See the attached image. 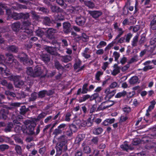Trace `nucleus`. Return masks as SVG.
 I'll list each match as a JSON object with an SVG mask.
<instances>
[{"instance_id": "nucleus-37", "label": "nucleus", "mask_w": 156, "mask_h": 156, "mask_svg": "<svg viewBox=\"0 0 156 156\" xmlns=\"http://www.w3.org/2000/svg\"><path fill=\"white\" fill-rule=\"evenodd\" d=\"M82 64V62L80 59H78L74 64L73 67L74 70H76L79 68Z\"/></svg>"}, {"instance_id": "nucleus-29", "label": "nucleus", "mask_w": 156, "mask_h": 156, "mask_svg": "<svg viewBox=\"0 0 156 156\" xmlns=\"http://www.w3.org/2000/svg\"><path fill=\"white\" fill-rule=\"evenodd\" d=\"M103 129L101 127L95 128L93 130L94 134L96 135H98L101 134L103 131Z\"/></svg>"}, {"instance_id": "nucleus-32", "label": "nucleus", "mask_w": 156, "mask_h": 156, "mask_svg": "<svg viewBox=\"0 0 156 156\" xmlns=\"http://www.w3.org/2000/svg\"><path fill=\"white\" fill-rule=\"evenodd\" d=\"M138 80V78L137 76H133L129 80V82L130 84H134L136 83Z\"/></svg>"}, {"instance_id": "nucleus-64", "label": "nucleus", "mask_w": 156, "mask_h": 156, "mask_svg": "<svg viewBox=\"0 0 156 156\" xmlns=\"http://www.w3.org/2000/svg\"><path fill=\"white\" fill-rule=\"evenodd\" d=\"M99 96V94L97 93H94L90 96V101L95 99L98 98Z\"/></svg>"}, {"instance_id": "nucleus-25", "label": "nucleus", "mask_w": 156, "mask_h": 156, "mask_svg": "<svg viewBox=\"0 0 156 156\" xmlns=\"http://www.w3.org/2000/svg\"><path fill=\"white\" fill-rule=\"evenodd\" d=\"M54 66L55 68L59 71L63 70L64 69V67L58 61H55Z\"/></svg>"}, {"instance_id": "nucleus-3", "label": "nucleus", "mask_w": 156, "mask_h": 156, "mask_svg": "<svg viewBox=\"0 0 156 156\" xmlns=\"http://www.w3.org/2000/svg\"><path fill=\"white\" fill-rule=\"evenodd\" d=\"M44 68L46 71V73L45 74L42 75H41L43 73V71L41 67L38 65L35 66L34 69L31 67H28L27 69V73L28 75L34 78L41 76V78H44L46 76L48 70L44 66Z\"/></svg>"}, {"instance_id": "nucleus-57", "label": "nucleus", "mask_w": 156, "mask_h": 156, "mask_svg": "<svg viewBox=\"0 0 156 156\" xmlns=\"http://www.w3.org/2000/svg\"><path fill=\"white\" fill-rule=\"evenodd\" d=\"M113 55L114 56L115 61L116 62H118V59L120 57L119 53L117 51H114L113 53Z\"/></svg>"}, {"instance_id": "nucleus-53", "label": "nucleus", "mask_w": 156, "mask_h": 156, "mask_svg": "<svg viewBox=\"0 0 156 156\" xmlns=\"http://www.w3.org/2000/svg\"><path fill=\"white\" fill-rule=\"evenodd\" d=\"M27 37V35L23 32L22 31H20V40L21 41L26 39Z\"/></svg>"}, {"instance_id": "nucleus-41", "label": "nucleus", "mask_w": 156, "mask_h": 156, "mask_svg": "<svg viewBox=\"0 0 156 156\" xmlns=\"http://www.w3.org/2000/svg\"><path fill=\"white\" fill-rule=\"evenodd\" d=\"M69 128L73 132L75 133L76 132L78 129L77 126L76 125H75L73 123L69 125Z\"/></svg>"}, {"instance_id": "nucleus-42", "label": "nucleus", "mask_w": 156, "mask_h": 156, "mask_svg": "<svg viewBox=\"0 0 156 156\" xmlns=\"http://www.w3.org/2000/svg\"><path fill=\"white\" fill-rule=\"evenodd\" d=\"M11 17L15 20H18L20 18V15L19 13L13 11Z\"/></svg>"}, {"instance_id": "nucleus-10", "label": "nucleus", "mask_w": 156, "mask_h": 156, "mask_svg": "<svg viewBox=\"0 0 156 156\" xmlns=\"http://www.w3.org/2000/svg\"><path fill=\"white\" fill-rule=\"evenodd\" d=\"M88 85V83L84 84L82 87V90L81 88H79L77 90L76 95H80V94H85L87 93L88 91V89L87 88Z\"/></svg>"}, {"instance_id": "nucleus-23", "label": "nucleus", "mask_w": 156, "mask_h": 156, "mask_svg": "<svg viewBox=\"0 0 156 156\" xmlns=\"http://www.w3.org/2000/svg\"><path fill=\"white\" fill-rule=\"evenodd\" d=\"M47 50L48 53L51 55L60 56V54L58 53L56 51L53 50L52 47H49L47 48Z\"/></svg>"}, {"instance_id": "nucleus-54", "label": "nucleus", "mask_w": 156, "mask_h": 156, "mask_svg": "<svg viewBox=\"0 0 156 156\" xmlns=\"http://www.w3.org/2000/svg\"><path fill=\"white\" fill-rule=\"evenodd\" d=\"M8 49L9 51L16 52L17 51L18 48H17L15 46L12 45L9 47H8Z\"/></svg>"}, {"instance_id": "nucleus-19", "label": "nucleus", "mask_w": 156, "mask_h": 156, "mask_svg": "<svg viewBox=\"0 0 156 156\" xmlns=\"http://www.w3.org/2000/svg\"><path fill=\"white\" fill-rule=\"evenodd\" d=\"M82 146L83 147V152L86 154H90L91 151L90 148L84 142L82 144Z\"/></svg>"}, {"instance_id": "nucleus-11", "label": "nucleus", "mask_w": 156, "mask_h": 156, "mask_svg": "<svg viewBox=\"0 0 156 156\" xmlns=\"http://www.w3.org/2000/svg\"><path fill=\"white\" fill-rule=\"evenodd\" d=\"M83 9L80 6H72L69 9V12L72 13H79L82 11Z\"/></svg>"}, {"instance_id": "nucleus-49", "label": "nucleus", "mask_w": 156, "mask_h": 156, "mask_svg": "<svg viewBox=\"0 0 156 156\" xmlns=\"http://www.w3.org/2000/svg\"><path fill=\"white\" fill-rule=\"evenodd\" d=\"M71 57L69 56H63L62 59V62H68L71 60Z\"/></svg>"}, {"instance_id": "nucleus-16", "label": "nucleus", "mask_w": 156, "mask_h": 156, "mask_svg": "<svg viewBox=\"0 0 156 156\" xmlns=\"http://www.w3.org/2000/svg\"><path fill=\"white\" fill-rule=\"evenodd\" d=\"M41 59L45 63H48L50 60V56L48 54H42L40 55Z\"/></svg>"}, {"instance_id": "nucleus-62", "label": "nucleus", "mask_w": 156, "mask_h": 156, "mask_svg": "<svg viewBox=\"0 0 156 156\" xmlns=\"http://www.w3.org/2000/svg\"><path fill=\"white\" fill-rule=\"evenodd\" d=\"M46 150V148L45 146L39 149V153L41 155H43L44 154Z\"/></svg>"}, {"instance_id": "nucleus-39", "label": "nucleus", "mask_w": 156, "mask_h": 156, "mask_svg": "<svg viewBox=\"0 0 156 156\" xmlns=\"http://www.w3.org/2000/svg\"><path fill=\"white\" fill-rule=\"evenodd\" d=\"M117 31L118 32V34L116 37L115 39V40H116L119 37H120L122 35L124 32V30H123L122 28H119L118 30H117Z\"/></svg>"}, {"instance_id": "nucleus-5", "label": "nucleus", "mask_w": 156, "mask_h": 156, "mask_svg": "<svg viewBox=\"0 0 156 156\" xmlns=\"http://www.w3.org/2000/svg\"><path fill=\"white\" fill-rule=\"evenodd\" d=\"M114 104V101H113L108 100L102 102L99 106L98 109L100 110H103L108 108Z\"/></svg>"}, {"instance_id": "nucleus-45", "label": "nucleus", "mask_w": 156, "mask_h": 156, "mask_svg": "<svg viewBox=\"0 0 156 156\" xmlns=\"http://www.w3.org/2000/svg\"><path fill=\"white\" fill-rule=\"evenodd\" d=\"M28 110V108H26L25 106H22L20 108V114H25Z\"/></svg>"}, {"instance_id": "nucleus-6", "label": "nucleus", "mask_w": 156, "mask_h": 156, "mask_svg": "<svg viewBox=\"0 0 156 156\" xmlns=\"http://www.w3.org/2000/svg\"><path fill=\"white\" fill-rule=\"evenodd\" d=\"M89 13L95 19H97L103 14L102 11L100 10L89 11Z\"/></svg>"}, {"instance_id": "nucleus-40", "label": "nucleus", "mask_w": 156, "mask_h": 156, "mask_svg": "<svg viewBox=\"0 0 156 156\" xmlns=\"http://www.w3.org/2000/svg\"><path fill=\"white\" fill-rule=\"evenodd\" d=\"M13 127V124L11 122L9 123L5 129L4 130L6 132H10L11 129Z\"/></svg>"}, {"instance_id": "nucleus-4", "label": "nucleus", "mask_w": 156, "mask_h": 156, "mask_svg": "<svg viewBox=\"0 0 156 156\" xmlns=\"http://www.w3.org/2000/svg\"><path fill=\"white\" fill-rule=\"evenodd\" d=\"M116 93V90H111L109 88H107L105 91V99L108 101L111 98L114 96Z\"/></svg>"}, {"instance_id": "nucleus-18", "label": "nucleus", "mask_w": 156, "mask_h": 156, "mask_svg": "<svg viewBox=\"0 0 156 156\" xmlns=\"http://www.w3.org/2000/svg\"><path fill=\"white\" fill-rule=\"evenodd\" d=\"M51 39V40L50 42L51 44L55 46L54 48L56 49H59L61 45L60 43L58 42L57 39H55V37L53 39Z\"/></svg>"}, {"instance_id": "nucleus-22", "label": "nucleus", "mask_w": 156, "mask_h": 156, "mask_svg": "<svg viewBox=\"0 0 156 156\" xmlns=\"http://www.w3.org/2000/svg\"><path fill=\"white\" fill-rule=\"evenodd\" d=\"M47 115V114L45 112H42L37 116L36 118H31L37 122V121L40 120L41 119L44 118Z\"/></svg>"}, {"instance_id": "nucleus-56", "label": "nucleus", "mask_w": 156, "mask_h": 156, "mask_svg": "<svg viewBox=\"0 0 156 156\" xmlns=\"http://www.w3.org/2000/svg\"><path fill=\"white\" fill-rule=\"evenodd\" d=\"M106 42L103 41H101L100 42L99 44L97 46V48H102L103 46H105L106 45Z\"/></svg>"}, {"instance_id": "nucleus-59", "label": "nucleus", "mask_w": 156, "mask_h": 156, "mask_svg": "<svg viewBox=\"0 0 156 156\" xmlns=\"http://www.w3.org/2000/svg\"><path fill=\"white\" fill-rule=\"evenodd\" d=\"M86 5L89 8H92L94 6V4L92 2L89 1L86 3Z\"/></svg>"}, {"instance_id": "nucleus-28", "label": "nucleus", "mask_w": 156, "mask_h": 156, "mask_svg": "<svg viewBox=\"0 0 156 156\" xmlns=\"http://www.w3.org/2000/svg\"><path fill=\"white\" fill-rule=\"evenodd\" d=\"M150 29L152 30H156V19L154 18L151 21L150 24Z\"/></svg>"}, {"instance_id": "nucleus-17", "label": "nucleus", "mask_w": 156, "mask_h": 156, "mask_svg": "<svg viewBox=\"0 0 156 156\" xmlns=\"http://www.w3.org/2000/svg\"><path fill=\"white\" fill-rule=\"evenodd\" d=\"M11 79L14 82L15 86L17 87H20L19 76H11Z\"/></svg>"}, {"instance_id": "nucleus-34", "label": "nucleus", "mask_w": 156, "mask_h": 156, "mask_svg": "<svg viewBox=\"0 0 156 156\" xmlns=\"http://www.w3.org/2000/svg\"><path fill=\"white\" fill-rule=\"evenodd\" d=\"M12 27L14 31H17L19 30L20 28V23H14L12 24Z\"/></svg>"}, {"instance_id": "nucleus-61", "label": "nucleus", "mask_w": 156, "mask_h": 156, "mask_svg": "<svg viewBox=\"0 0 156 156\" xmlns=\"http://www.w3.org/2000/svg\"><path fill=\"white\" fill-rule=\"evenodd\" d=\"M129 13V11L128 10V7H126L125 5L124 6L123 8L122 14L123 15H127Z\"/></svg>"}, {"instance_id": "nucleus-31", "label": "nucleus", "mask_w": 156, "mask_h": 156, "mask_svg": "<svg viewBox=\"0 0 156 156\" xmlns=\"http://www.w3.org/2000/svg\"><path fill=\"white\" fill-rule=\"evenodd\" d=\"M149 112L147 111V113L146 114V116L144 118V120L147 123V124L142 125L141 127L142 128L145 127L147 126L148 125V123H149V120L148 119V118L149 117L150 115V114L149 113Z\"/></svg>"}, {"instance_id": "nucleus-24", "label": "nucleus", "mask_w": 156, "mask_h": 156, "mask_svg": "<svg viewBox=\"0 0 156 156\" xmlns=\"http://www.w3.org/2000/svg\"><path fill=\"white\" fill-rule=\"evenodd\" d=\"M90 96L89 94H86L83 95L82 97H80L79 98L78 101L80 103L83 102H84L90 98Z\"/></svg>"}, {"instance_id": "nucleus-47", "label": "nucleus", "mask_w": 156, "mask_h": 156, "mask_svg": "<svg viewBox=\"0 0 156 156\" xmlns=\"http://www.w3.org/2000/svg\"><path fill=\"white\" fill-rule=\"evenodd\" d=\"M35 33L37 36L40 37H42L44 34L43 31L41 29H38L37 30L35 31Z\"/></svg>"}, {"instance_id": "nucleus-63", "label": "nucleus", "mask_w": 156, "mask_h": 156, "mask_svg": "<svg viewBox=\"0 0 156 156\" xmlns=\"http://www.w3.org/2000/svg\"><path fill=\"white\" fill-rule=\"evenodd\" d=\"M132 36V35L131 33H128L126 36V39L125 38L126 42H129Z\"/></svg>"}, {"instance_id": "nucleus-35", "label": "nucleus", "mask_w": 156, "mask_h": 156, "mask_svg": "<svg viewBox=\"0 0 156 156\" xmlns=\"http://www.w3.org/2000/svg\"><path fill=\"white\" fill-rule=\"evenodd\" d=\"M20 30H22V31L24 34H26L27 36L28 35H32L33 34V31L31 30L26 28L25 27L24 28V30L22 29L21 28H20Z\"/></svg>"}, {"instance_id": "nucleus-30", "label": "nucleus", "mask_w": 156, "mask_h": 156, "mask_svg": "<svg viewBox=\"0 0 156 156\" xmlns=\"http://www.w3.org/2000/svg\"><path fill=\"white\" fill-rule=\"evenodd\" d=\"M43 23L44 25L48 26H50L51 23V21L50 18L47 16L44 17Z\"/></svg>"}, {"instance_id": "nucleus-12", "label": "nucleus", "mask_w": 156, "mask_h": 156, "mask_svg": "<svg viewBox=\"0 0 156 156\" xmlns=\"http://www.w3.org/2000/svg\"><path fill=\"white\" fill-rule=\"evenodd\" d=\"M6 59L8 60L6 61V62L8 64H12V65H14L15 64H16V63L18 64V62H16V60H15L14 57L12 55L9 54H6Z\"/></svg>"}, {"instance_id": "nucleus-8", "label": "nucleus", "mask_w": 156, "mask_h": 156, "mask_svg": "<svg viewBox=\"0 0 156 156\" xmlns=\"http://www.w3.org/2000/svg\"><path fill=\"white\" fill-rule=\"evenodd\" d=\"M136 22V19L133 17H130L129 19L126 18L122 23L123 26L127 25H130L134 24Z\"/></svg>"}, {"instance_id": "nucleus-48", "label": "nucleus", "mask_w": 156, "mask_h": 156, "mask_svg": "<svg viewBox=\"0 0 156 156\" xmlns=\"http://www.w3.org/2000/svg\"><path fill=\"white\" fill-rule=\"evenodd\" d=\"M29 17V14L28 13L24 14L20 13V19H23L24 20H27Z\"/></svg>"}, {"instance_id": "nucleus-58", "label": "nucleus", "mask_w": 156, "mask_h": 156, "mask_svg": "<svg viewBox=\"0 0 156 156\" xmlns=\"http://www.w3.org/2000/svg\"><path fill=\"white\" fill-rule=\"evenodd\" d=\"M55 91L54 89H51L48 90H46V95L47 96L52 95L54 93Z\"/></svg>"}, {"instance_id": "nucleus-51", "label": "nucleus", "mask_w": 156, "mask_h": 156, "mask_svg": "<svg viewBox=\"0 0 156 156\" xmlns=\"http://www.w3.org/2000/svg\"><path fill=\"white\" fill-rule=\"evenodd\" d=\"M98 141L99 138L98 136L93 137L91 140V143L95 145L98 144Z\"/></svg>"}, {"instance_id": "nucleus-2", "label": "nucleus", "mask_w": 156, "mask_h": 156, "mask_svg": "<svg viewBox=\"0 0 156 156\" xmlns=\"http://www.w3.org/2000/svg\"><path fill=\"white\" fill-rule=\"evenodd\" d=\"M24 123L25 126L21 128L23 133L30 135H34V130L37 125L36 122L31 118L26 120Z\"/></svg>"}, {"instance_id": "nucleus-13", "label": "nucleus", "mask_w": 156, "mask_h": 156, "mask_svg": "<svg viewBox=\"0 0 156 156\" xmlns=\"http://www.w3.org/2000/svg\"><path fill=\"white\" fill-rule=\"evenodd\" d=\"M71 25L69 22H64L63 23V31L66 34H68L71 32Z\"/></svg>"}, {"instance_id": "nucleus-14", "label": "nucleus", "mask_w": 156, "mask_h": 156, "mask_svg": "<svg viewBox=\"0 0 156 156\" xmlns=\"http://www.w3.org/2000/svg\"><path fill=\"white\" fill-rule=\"evenodd\" d=\"M91 52L88 48H86L82 52V56L86 59H88L91 57Z\"/></svg>"}, {"instance_id": "nucleus-9", "label": "nucleus", "mask_w": 156, "mask_h": 156, "mask_svg": "<svg viewBox=\"0 0 156 156\" xmlns=\"http://www.w3.org/2000/svg\"><path fill=\"white\" fill-rule=\"evenodd\" d=\"M86 21V19L85 18L82 16L76 17L75 20L76 24L80 26H83L84 24Z\"/></svg>"}, {"instance_id": "nucleus-15", "label": "nucleus", "mask_w": 156, "mask_h": 156, "mask_svg": "<svg viewBox=\"0 0 156 156\" xmlns=\"http://www.w3.org/2000/svg\"><path fill=\"white\" fill-rule=\"evenodd\" d=\"M56 30L53 28H49L47 30V37L49 39H53L55 37L54 34Z\"/></svg>"}, {"instance_id": "nucleus-46", "label": "nucleus", "mask_w": 156, "mask_h": 156, "mask_svg": "<svg viewBox=\"0 0 156 156\" xmlns=\"http://www.w3.org/2000/svg\"><path fill=\"white\" fill-rule=\"evenodd\" d=\"M128 119V117L127 116L122 115L119 118V122L120 123H121L122 122H125Z\"/></svg>"}, {"instance_id": "nucleus-52", "label": "nucleus", "mask_w": 156, "mask_h": 156, "mask_svg": "<svg viewBox=\"0 0 156 156\" xmlns=\"http://www.w3.org/2000/svg\"><path fill=\"white\" fill-rule=\"evenodd\" d=\"M71 115L72 114L71 112H67L65 115V121L68 122H70L71 120L70 117H71Z\"/></svg>"}, {"instance_id": "nucleus-7", "label": "nucleus", "mask_w": 156, "mask_h": 156, "mask_svg": "<svg viewBox=\"0 0 156 156\" xmlns=\"http://www.w3.org/2000/svg\"><path fill=\"white\" fill-rule=\"evenodd\" d=\"M25 57H20V62H23L25 65H30L33 63L32 61L28 58L27 55L25 54Z\"/></svg>"}, {"instance_id": "nucleus-20", "label": "nucleus", "mask_w": 156, "mask_h": 156, "mask_svg": "<svg viewBox=\"0 0 156 156\" xmlns=\"http://www.w3.org/2000/svg\"><path fill=\"white\" fill-rule=\"evenodd\" d=\"M8 114V112L6 109H3L0 111V119H6L7 118L6 115Z\"/></svg>"}, {"instance_id": "nucleus-50", "label": "nucleus", "mask_w": 156, "mask_h": 156, "mask_svg": "<svg viewBox=\"0 0 156 156\" xmlns=\"http://www.w3.org/2000/svg\"><path fill=\"white\" fill-rule=\"evenodd\" d=\"M62 133V130L59 129L57 128L54 130L53 133V134L55 135V136H56L58 135L61 134Z\"/></svg>"}, {"instance_id": "nucleus-43", "label": "nucleus", "mask_w": 156, "mask_h": 156, "mask_svg": "<svg viewBox=\"0 0 156 156\" xmlns=\"http://www.w3.org/2000/svg\"><path fill=\"white\" fill-rule=\"evenodd\" d=\"M51 11L53 12H58L60 11V8L55 5H51Z\"/></svg>"}, {"instance_id": "nucleus-33", "label": "nucleus", "mask_w": 156, "mask_h": 156, "mask_svg": "<svg viewBox=\"0 0 156 156\" xmlns=\"http://www.w3.org/2000/svg\"><path fill=\"white\" fill-rule=\"evenodd\" d=\"M55 19L57 21H60L64 20V17L61 13H58L55 16Z\"/></svg>"}, {"instance_id": "nucleus-44", "label": "nucleus", "mask_w": 156, "mask_h": 156, "mask_svg": "<svg viewBox=\"0 0 156 156\" xmlns=\"http://www.w3.org/2000/svg\"><path fill=\"white\" fill-rule=\"evenodd\" d=\"M37 93L35 92H34L31 94V97L29 98V100L31 101H35L37 98Z\"/></svg>"}, {"instance_id": "nucleus-27", "label": "nucleus", "mask_w": 156, "mask_h": 156, "mask_svg": "<svg viewBox=\"0 0 156 156\" xmlns=\"http://www.w3.org/2000/svg\"><path fill=\"white\" fill-rule=\"evenodd\" d=\"M127 93L125 90H123L121 92L117 93L115 96V98H120L122 97H124L126 95Z\"/></svg>"}, {"instance_id": "nucleus-36", "label": "nucleus", "mask_w": 156, "mask_h": 156, "mask_svg": "<svg viewBox=\"0 0 156 156\" xmlns=\"http://www.w3.org/2000/svg\"><path fill=\"white\" fill-rule=\"evenodd\" d=\"M138 36L136 35L134 37L132 42V45L133 47L136 46L137 45V43L138 41Z\"/></svg>"}, {"instance_id": "nucleus-55", "label": "nucleus", "mask_w": 156, "mask_h": 156, "mask_svg": "<svg viewBox=\"0 0 156 156\" xmlns=\"http://www.w3.org/2000/svg\"><path fill=\"white\" fill-rule=\"evenodd\" d=\"M103 72L100 71H98L96 73L95 78L96 80L99 81L100 80V76L102 75Z\"/></svg>"}, {"instance_id": "nucleus-60", "label": "nucleus", "mask_w": 156, "mask_h": 156, "mask_svg": "<svg viewBox=\"0 0 156 156\" xmlns=\"http://www.w3.org/2000/svg\"><path fill=\"white\" fill-rule=\"evenodd\" d=\"M154 67L152 65H148L145 66L142 69L144 71L146 72L148 70L154 68Z\"/></svg>"}, {"instance_id": "nucleus-26", "label": "nucleus", "mask_w": 156, "mask_h": 156, "mask_svg": "<svg viewBox=\"0 0 156 156\" xmlns=\"http://www.w3.org/2000/svg\"><path fill=\"white\" fill-rule=\"evenodd\" d=\"M120 147L124 151H127L129 150H132L133 149L129 146L126 142H125L124 144L120 146Z\"/></svg>"}, {"instance_id": "nucleus-21", "label": "nucleus", "mask_w": 156, "mask_h": 156, "mask_svg": "<svg viewBox=\"0 0 156 156\" xmlns=\"http://www.w3.org/2000/svg\"><path fill=\"white\" fill-rule=\"evenodd\" d=\"M113 67L114 69L113 70L111 74L113 76H115L120 72V67L118 66V65L116 64H115L114 65Z\"/></svg>"}, {"instance_id": "nucleus-38", "label": "nucleus", "mask_w": 156, "mask_h": 156, "mask_svg": "<svg viewBox=\"0 0 156 156\" xmlns=\"http://www.w3.org/2000/svg\"><path fill=\"white\" fill-rule=\"evenodd\" d=\"M46 90H44L40 91L38 93V97L40 98H44L46 95Z\"/></svg>"}, {"instance_id": "nucleus-1", "label": "nucleus", "mask_w": 156, "mask_h": 156, "mask_svg": "<svg viewBox=\"0 0 156 156\" xmlns=\"http://www.w3.org/2000/svg\"><path fill=\"white\" fill-rule=\"evenodd\" d=\"M58 142L56 144L55 148L56 154L60 155L62 152H66L68 148L67 140L65 135H61L58 138Z\"/></svg>"}]
</instances>
